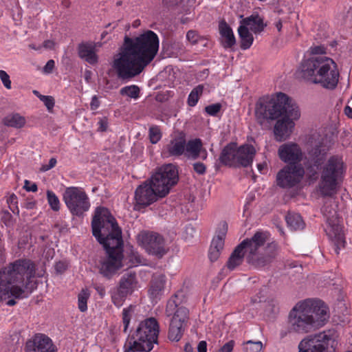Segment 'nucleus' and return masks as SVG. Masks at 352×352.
Returning a JSON list of instances; mask_svg holds the SVG:
<instances>
[{
    "label": "nucleus",
    "mask_w": 352,
    "mask_h": 352,
    "mask_svg": "<svg viewBox=\"0 0 352 352\" xmlns=\"http://www.w3.org/2000/svg\"><path fill=\"white\" fill-rule=\"evenodd\" d=\"M159 44L157 35L151 30L135 37L126 36L113 62L118 78L129 80L140 74L156 56Z\"/></svg>",
    "instance_id": "1"
},
{
    "label": "nucleus",
    "mask_w": 352,
    "mask_h": 352,
    "mask_svg": "<svg viewBox=\"0 0 352 352\" xmlns=\"http://www.w3.org/2000/svg\"><path fill=\"white\" fill-rule=\"evenodd\" d=\"M91 227L93 235L103 245L107 253L99 261V272L109 279L122 266V230L109 210L103 207L96 209Z\"/></svg>",
    "instance_id": "2"
},
{
    "label": "nucleus",
    "mask_w": 352,
    "mask_h": 352,
    "mask_svg": "<svg viewBox=\"0 0 352 352\" xmlns=\"http://www.w3.org/2000/svg\"><path fill=\"white\" fill-rule=\"evenodd\" d=\"M269 233L257 231L251 238L241 241L233 250L226 265L230 270L242 264L244 257L246 262L254 268H263L271 264L278 254L276 243H268Z\"/></svg>",
    "instance_id": "3"
},
{
    "label": "nucleus",
    "mask_w": 352,
    "mask_h": 352,
    "mask_svg": "<svg viewBox=\"0 0 352 352\" xmlns=\"http://www.w3.org/2000/svg\"><path fill=\"white\" fill-rule=\"evenodd\" d=\"M328 307L324 302L306 300L296 304L288 316L287 328L280 331L281 339L289 333L304 334L324 326L328 321Z\"/></svg>",
    "instance_id": "4"
},
{
    "label": "nucleus",
    "mask_w": 352,
    "mask_h": 352,
    "mask_svg": "<svg viewBox=\"0 0 352 352\" xmlns=\"http://www.w3.org/2000/svg\"><path fill=\"white\" fill-rule=\"evenodd\" d=\"M284 114L295 120L300 117L296 103L284 93L279 92L272 97L263 96L256 103L255 117L261 126L266 122L276 120Z\"/></svg>",
    "instance_id": "5"
},
{
    "label": "nucleus",
    "mask_w": 352,
    "mask_h": 352,
    "mask_svg": "<svg viewBox=\"0 0 352 352\" xmlns=\"http://www.w3.org/2000/svg\"><path fill=\"white\" fill-rule=\"evenodd\" d=\"M186 301L184 292L179 290L167 302L165 312L167 316H172L168 332V338L171 341L180 340L185 331L189 318V311L183 305Z\"/></svg>",
    "instance_id": "6"
},
{
    "label": "nucleus",
    "mask_w": 352,
    "mask_h": 352,
    "mask_svg": "<svg viewBox=\"0 0 352 352\" xmlns=\"http://www.w3.org/2000/svg\"><path fill=\"white\" fill-rule=\"evenodd\" d=\"M346 171V165L340 155L330 157L322 168L318 188L322 197H332L336 194L338 187Z\"/></svg>",
    "instance_id": "7"
},
{
    "label": "nucleus",
    "mask_w": 352,
    "mask_h": 352,
    "mask_svg": "<svg viewBox=\"0 0 352 352\" xmlns=\"http://www.w3.org/2000/svg\"><path fill=\"white\" fill-rule=\"evenodd\" d=\"M160 327L155 318L142 321L132 334L129 346L125 352H150L154 344H157Z\"/></svg>",
    "instance_id": "8"
},
{
    "label": "nucleus",
    "mask_w": 352,
    "mask_h": 352,
    "mask_svg": "<svg viewBox=\"0 0 352 352\" xmlns=\"http://www.w3.org/2000/svg\"><path fill=\"white\" fill-rule=\"evenodd\" d=\"M336 332L327 330L303 338L298 344V352H336Z\"/></svg>",
    "instance_id": "9"
},
{
    "label": "nucleus",
    "mask_w": 352,
    "mask_h": 352,
    "mask_svg": "<svg viewBox=\"0 0 352 352\" xmlns=\"http://www.w3.org/2000/svg\"><path fill=\"white\" fill-rule=\"evenodd\" d=\"M322 213L326 219L325 232L334 244V250L337 254L342 247L344 246L345 239L342 228L339 223L336 205L331 201H327L321 208Z\"/></svg>",
    "instance_id": "10"
},
{
    "label": "nucleus",
    "mask_w": 352,
    "mask_h": 352,
    "mask_svg": "<svg viewBox=\"0 0 352 352\" xmlns=\"http://www.w3.org/2000/svg\"><path fill=\"white\" fill-rule=\"evenodd\" d=\"M31 265L28 261L16 260L0 270V300H6L8 283L21 280L23 275H32Z\"/></svg>",
    "instance_id": "11"
},
{
    "label": "nucleus",
    "mask_w": 352,
    "mask_h": 352,
    "mask_svg": "<svg viewBox=\"0 0 352 352\" xmlns=\"http://www.w3.org/2000/svg\"><path fill=\"white\" fill-rule=\"evenodd\" d=\"M179 180L178 170L172 164L164 165L159 168L150 179L160 198L166 197L170 188L176 185Z\"/></svg>",
    "instance_id": "12"
},
{
    "label": "nucleus",
    "mask_w": 352,
    "mask_h": 352,
    "mask_svg": "<svg viewBox=\"0 0 352 352\" xmlns=\"http://www.w3.org/2000/svg\"><path fill=\"white\" fill-rule=\"evenodd\" d=\"M63 200L73 215L82 216L90 207L89 197L79 187H67L63 193Z\"/></svg>",
    "instance_id": "13"
},
{
    "label": "nucleus",
    "mask_w": 352,
    "mask_h": 352,
    "mask_svg": "<svg viewBox=\"0 0 352 352\" xmlns=\"http://www.w3.org/2000/svg\"><path fill=\"white\" fill-rule=\"evenodd\" d=\"M21 261H28L32 265L31 267L33 270L32 275L29 276L28 274H25L22 276V278L20 280L15 281L14 283H10L8 284L7 287V292H6V299L10 298V297H13L15 299H23L29 297V296L32 293L34 289L36 288V285L35 282H33L31 278L35 276L36 274V266L34 262H32L30 259L22 258Z\"/></svg>",
    "instance_id": "14"
},
{
    "label": "nucleus",
    "mask_w": 352,
    "mask_h": 352,
    "mask_svg": "<svg viewBox=\"0 0 352 352\" xmlns=\"http://www.w3.org/2000/svg\"><path fill=\"white\" fill-rule=\"evenodd\" d=\"M137 240L138 243L150 254L162 258L166 253L164 240L157 233L143 231L138 234Z\"/></svg>",
    "instance_id": "15"
},
{
    "label": "nucleus",
    "mask_w": 352,
    "mask_h": 352,
    "mask_svg": "<svg viewBox=\"0 0 352 352\" xmlns=\"http://www.w3.org/2000/svg\"><path fill=\"white\" fill-rule=\"evenodd\" d=\"M327 57L324 56H312L305 60L301 65L302 77L313 83L318 84L322 73L324 72Z\"/></svg>",
    "instance_id": "16"
},
{
    "label": "nucleus",
    "mask_w": 352,
    "mask_h": 352,
    "mask_svg": "<svg viewBox=\"0 0 352 352\" xmlns=\"http://www.w3.org/2000/svg\"><path fill=\"white\" fill-rule=\"evenodd\" d=\"M305 173V169L300 164L287 165L278 173L277 185L283 188L294 187L301 182Z\"/></svg>",
    "instance_id": "17"
},
{
    "label": "nucleus",
    "mask_w": 352,
    "mask_h": 352,
    "mask_svg": "<svg viewBox=\"0 0 352 352\" xmlns=\"http://www.w3.org/2000/svg\"><path fill=\"white\" fill-rule=\"evenodd\" d=\"M158 198H160V195L150 180L140 185L135 191L136 204L143 207L151 205Z\"/></svg>",
    "instance_id": "18"
},
{
    "label": "nucleus",
    "mask_w": 352,
    "mask_h": 352,
    "mask_svg": "<svg viewBox=\"0 0 352 352\" xmlns=\"http://www.w3.org/2000/svg\"><path fill=\"white\" fill-rule=\"evenodd\" d=\"M25 352H56L52 340L47 336L38 333L25 344Z\"/></svg>",
    "instance_id": "19"
},
{
    "label": "nucleus",
    "mask_w": 352,
    "mask_h": 352,
    "mask_svg": "<svg viewBox=\"0 0 352 352\" xmlns=\"http://www.w3.org/2000/svg\"><path fill=\"white\" fill-rule=\"evenodd\" d=\"M325 60L324 67L327 68L324 69V72H322V76L318 84H320L324 88L333 89L338 82L339 72L336 63L331 58H327Z\"/></svg>",
    "instance_id": "20"
},
{
    "label": "nucleus",
    "mask_w": 352,
    "mask_h": 352,
    "mask_svg": "<svg viewBox=\"0 0 352 352\" xmlns=\"http://www.w3.org/2000/svg\"><path fill=\"white\" fill-rule=\"evenodd\" d=\"M278 155L281 160L296 165L302 158V153L299 146L295 143H288L281 145L278 148Z\"/></svg>",
    "instance_id": "21"
},
{
    "label": "nucleus",
    "mask_w": 352,
    "mask_h": 352,
    "mask_svg": "<svg viewBox=\"0 0 352 352\" xmlns=\"http://www.w3.org/2000/svg\"><path fill=\"white\" fill-rule=\"evenodd\" d=\"M228 231V225L222 222L219 225L217 234L213 238L208 252V256L212 262L216 261L221 254L224 246V239Z\"/></svg>",
    "instance_id": "22"
},
{
    "label": "nucleus",
    "mask_w": 352,
    "mask_h": 352,
    "mask_svg": "<svg viewBox=\"0 0 352 352\" xmlns=\"http://www.w3.org/2000/svg\"><path fill=\"white\" fill-rule=\"evenodd\" d=\"M283 116L281 119H277L274 128L275 139L278 142H283L289 137L292 129L294 126V120H296L286 114Z\"/></svg>",
    "instance_id": "23"
},
{
    "label": "nucleus",
    "mask_w": 352,
    "mask_h": 352,
    "mask_svg": "<svg viewBox=\"0 0 352 352\" xmlns=\"http://www.w3.org/2000/svg\"><path fill=\"white\" fill-rule=\"evenodd\" d=\"M186 148V139L182 135L173 137L170 141L164 146L162 154L164 157H177L182 155Z\"/></svg>",
    "instance_id": "24"
},
{
    "label": "nucleus",
    "mask_w": 352,
    "mask_h": 352,
    "mask_svg": "<svg viewBox=\"0 0 352 352\" xmlns=\"http://www.w3.org/2000/svg\"><path fill=\"white\" fill-rule=\"evenodd\" d=\"M166 277L163 274H155L152 276L148 291L149 297L153 300H159L164 295Z\"/></svg>",
    "instance_id": "25"
},
{
    "label": "nucleus",
    "mask_w": 352,
    "mask_h": 352,
    "mask_svg": "<svg viewBox=\"0 0 352 352\" xmlns=\"http://www.w3.org/2000/svg\"><path fill=\"white\" fill-rule=\"evenodd\" d=\"M255 154L256 150L252 145L243 144L237 148L236 166H251Z\"/></svg>",
    "instance_id": "26"
},
{
    "label": "nucleus",
    "mask_w": 352,
    "mask_h": 352,
    "mask_svg": "<svg viewBox=\"0 0 352 352\" xmlns=\"http://www.w3.org/2000/svg\"><path fill=\"white\" fill-rule=\"evenodd\" d=\"M96 45L94 43H81L78 45V56L91 65L98 63V56L96 54Z\"/></svg>",
    "instance_id": "27"
},
{
    "label": "nucleus",
    "mask_w": 352,
    "mask_h": 352,
    "mask_svg": "<svg viewBox=\"0 0 352 352\" xmlns=\"http://www.w3.org/2000/svg\"><path fill=\"white\" fill-rule=\"evenodd\" d=\"M237 147L234 143L226 145L219 156V161L226 166H236Z\"/></svg>",
    "instance_id": "28"
},
{
    "label": "nucleus",
    "mask_w": 352,
    "mask_h": 352,
    "mask_svg": "<svg viewBox=\"0 0 352 352\" xmlns=\"http://www.w3.org/2000/svg\"><path fill=\"white\" fill-rule=\"evenodd\" d=\"M138 284L136 274L129 272L125 273L120 278L118 289L126 294H131L134 291Z\"/></svg>",
    "instance_id": "29"
},
{
    "label": "nucleus",
    "mask_w": 352,
    "mask_h": 352,
    "mask_svg": "<svg viewBox=\"0 0 352 352\" xmlns=\"http://www.w3.org/2000/svg\"><path fill=\"white\" fill-rule=\"evenodd\" d=\"M329 147L322 143H319L313 147L309 152V160L316 166H321L326 160Z\"/></svg>",
    "instance_id": "30"
},
{
    "label": "nucleus",
    "mask_w": 352,
    "mask_h": 352,
    "mask_svg": "<svg viewBox=\"0 0 352 352\" xmlns=\"http://www.w3.org/2000/svg\"><path fill=\"white\" fill-rule=\"evenodd\" d=\"M240 23L247 28L249 27L254 34L261 33L266 26L263 23V19L258 14H253L250 16L244 18Z\"/></svg>",
    "instance_id": "31"
},
{
    "label": "nucleus",
    "mask_w": 352,
    "mask_h": 352,
    "mask_svg": "<svg viewBox=\"0 0 352 352\" xmlns=\"http://www.w3.org/2000/svg\"><path fill=\"white\" fill-rule=\"evenodd\" d=\"M219 33L223 38L222 45L225 48H230L236 43V39L232 28L225 21H222L219 25Z\"/></svg>",
    "instance_id": "32"
},
{
    "label": "nucleus",
    "mask_w": 352,
    "mask_h": 352,
    "mask_svg": "<svg viewBox=\"0 0 352 352\" xmlns=\"http://www.w3.org/2000/svg\"><path fill=\"white\" fill-rule=\"evenodd\" d=\"M238 33L241 39V48L242 50L249 49L252 45L254 37L250 32L248 28L241 24L238 28Z\"/></svg>",
    "instance_id": "33"
},
{
    "label": "nucleus",
    "mask_w": 352,
    "mask_h": 352,
    "mask_svg": "<svg viewBox=\"0 0 352 352\" xmlns=\"http://www.w3.org/2000/svg\"><path fill=\"white\" fill-rule=\"evenodd\" d=\"M26 120L19 113H14L6 116L3 119V123L9 127L20 129L25 126Z\"/></svg>",
    "instance_id": "34"
},
{
    "label": "nucleus",
    "mask_w": 352,
    "mask_h": 352,
    "mask_svg": "<svg viewBox=\"0 0 352 352\" xmlns=\"http://www.w3.org/2000/svg\"><path fill=\"white\" fill-rule=\"evenodd\" d=\"M287 226L293 230H300L304 229L305 223L301 216L295 212H288L285 217Z\"/></svg>",
    "instance_id": "35"
},
{
    "label": "nucleus",
    "mask_w": 352,
    "mask_h": 352,
    "mask_svg": "<svg viewBox=\"0 0 352 352\" xmlns=\"http://www.w3.org/2000/svg\"><path fill=\"white\" fill-rule=\"evenodd\" d=\"M202 147V143L200 139H195L186 142V151L190 153L192 157L195 159L199 155L201 149Z\"/></svg>",
    "instance_id": "36"
},
{
    "label": "nucleus",
    "mask_w": 352,
    "mask_h": 352,
    "mask_svg": "<svg viewBox=\"0 0 352 352\" xmlns=\"http://www.w3.org/2000/svg\"><path fill=\"white\" fill-rule=\"evenodd\" d=\"M140 87L135 85L125 86L120 90V95L123 96H128L130 98L135 100L140 97Z\"/></svg>",
    "instance_id": "37"
},
{
    "label": "nucleus",
    "mask_w": 352,
    "mask_h": 352,
    "mask_svg": "<svg viewBox=\"0 0 352 352\" xmlns=\"http://www.w3.org/2000/svg\"><path fill=\"white\" fill-rule=\"evenodd\" d=\"M204 90V85H199L195 87L190 93L188 98V104L194 107L197 103L199 96H201Z\"/></svg>",
    "instance_id": "38"
},
{
    "label": "nucleus",
    "mask_w": 352,
    "mask_h": 352,
    "mask_svg": "<svg viewBox=\"0 0 352 352\" xmlns=\"http://www.w3.org/2000/svg\"><path fill=\"white\" fill-rule=\"evenodd\" d=\"M135 307L134 305H129L128 307L122 310V322L124 324V331L126 332L133 314L135 311Z\"/></svg>",
    "instance_id": "39"
},
{
    "label": "nucleus",
    "mask_w": 352,
    "mask_h": 352,
    "mask_svg": "<svg viewBox=\"0 0 352 352\" xmlns=\"http://www.w3.org/2000/svg\"><path fill=\"white\" fill-rule=\"evenodd\" d=\"M162 133L160 127L157 125H152L148 129V138L151 144H157L162 138Z\"/></svg>",
    "instance_id": "40"
},
{
    "label": "nucleus",
    "mask_w": 352,
    "mask_h": 352,
    "mask_svg": "<svg viewBox=\"0 0 352 352\" xmlns=\"http://www.w3.org/2000/svg\"><path fill=\"white\" fill-rule=\"evenodd\" d=\"M89 293L87 289H82L78 296V306L80 311L84 312L87 309V300Z\"/></svg>",
    "instance_id": "41"
},
{
    "label": "nucleus",
    "mask_w": 352,
    "mask_h": 352,
    "mask_svg": "<svg viewBox=\"0 0 352 352\" xmlns=\"http://www.w3.org/2000/svg\"><path fill=\"white\" fill-rule=\"evenodd\" d=\"M47 199L52 210L54 211H58L60 210L59 199L54 192L48 190L47 191Z\"/></svg>",
    "instance_id": "42"
},
{
    "label": "nucleus",
    "mask_w": 352,
    "mask_h": 352,
    "mask_svg": "<svg viewBox=\"0 0 352 352\" xmlns=\"http://www.w3.org/2000/svg\"><path fill=\"white\" fill-rule=\"evenodd\" d=\"M262 347L263 344L261 342H253L252 340H249L243 344V349L244 352H260Z\"/></svg>",
    "instance_id": "43"
},
{
    "label": "nucleus",
    "mask_w": 352,
    "mask_h": 352,
    "mask_svg": "<svg viewBox=\"0 0 352 352\" xmlns=\"http://www.w3.org/2000/svg\"><path fill=\"white\" fill-rule=\"evenodd\" d=\"M127 296L128 294L117 289L111 295L112 302L116 307H120L122 305Z\"/></svg>",
    "instance_id": "44"
},
{
    "label": "nucleus",
    "mask_w": 352,
    "mask_h": 352,
    "mask_svg": "<svg viewBox=\"0 0 352 352\" xmlns=\"http://www.w3.org/2000/svg\"><path fill=\"white\" fill-rule=\"evenodd\" d=\"M321 166H316L310 160L308 161V164L306 166L307 175L310 179H315L318 175V170Z\"/></svg>",
    "instance_id": "45"
},
{
    "label": "nucleus",
    "mask_w": 352,
    "mask_h": 352,
    "mask_svg": "<svg viewBox=\"0 0 352 352\" xmlns=\"http://www.w3.org/2000/svg\"><path fill=\"white\" fill-rule=\"evenodd\" d=\"M39 99L44 103L49 111H51L54 107V98L51 96H39Z\"/></svg>",
    "instance_id": "46"
},
{
    "label": "nucleus",
    "mask_w": 352,
    "mask_h": 352,
    "mask_svg": "<svg viewBox=\"0 0 352 352\" xmlns=\"http://www.w3.org/2000/svg\"><path fill=\"white\" fill-rule=\"evenodd\" d=\"M221 104L220 103H215L210 104L205 107V111L210 116H215L220 111Z\"/></svg>",
    "instance_id": "47"
},
{
    "label": "nucleus",
    "mask_w": 352,
    "mask_h": 352,
    "mask_svg": "<svg viewBox=\"0 0 352 352\" xmlns=\"http://www.w3.org/2000/svg\"><path fill=\"white\" fill-rule=\"evenodd\" d=\"M0 78L6 88H11V80L9 75L3 70H0Z\"/></svg>",
    "instance_id": "48"
},
{
    "label": "nucleus",
    "mask_w": 352,
    "mask_h": 352,
    "mask_svg": "<svg viewBox=\"0 0 352 352\" xmlns=\"http://www.w3.org/2000/svg\"><path fill=\"white\" fill-rule=\"evenodd\" d=\"M7 202L10 204V208L12 211V212L15 213V209L14 206H15L16 210V213L19 214V209L16 206L17 204V197L14 194H12L8 199Z\"/></svg>",
    "instance_id": "49"
},
{
    "label": "nucleus",
    "mask_w": 352,
    "mask_h": 352,
    "mask_svg": "<svg viewBox=\"0 0 352 352\" xmlns=\"http://www.w3.org/2000/svg\"><path fill=\"white\" fill-rule=\"evenodd\" d=\"M187 39L192 44H196L198 42L199 35L194 30H189L186 34Z\"/></svg>",
    "instance_id": "50"
},
{
    "label": "nucleus",
    "mask_w": 352,
    "mask_h": 352,
    "mask_svg": "<svg viewBox=\"0 0 352 352\" xmlns=\"http://www.w3.org/2000/svg\"><path fill=\"white\" fill-rule=\"evenodd\" d=\"M234 346V341L230 340L223 344L218 351V352H232Z\"/></svg>",
    "instance_id": "51"
},
{
    "label": "nucleus",
    "mask_w": 352,
    "mask_h": 352,
    "mask_svg": "<svg viewBox=\"0 0 352 352\" xmlns=\"http://www.w3.org/2000/svg\"><path fill=\"white\" fill-rule=\"evenodd\" d=\"M193 169L199 175H204L206 173V167L201 162H195L193 164Z\"/></svg>",
    "instance_id": "52"
},
{
    "label": "nucleus",
    "mask_w": 352,
    "mask_h": 352,
    "mask_svg": "<svg viewBox=\"0 0 352 352\" xmlns=\"http://www.w3.org/2000/svg\"><path fill=\"white\" fill-rule=\"evenodd\" d=\"M54 67H55V62L54 60L51 59V60H49L46 65L44 66L43 69V72L45 73V74H51L52 72H53V69H54Z\"/></svg>",
    "instance_id": "53"
},
{
    "label": "nucleus",
    "mask_w": 352,
    "mask_h": 352,
    "mask_svg": "<svg viewBox=\"0 0 352 352\" xmlns=\"http://www.w3.org/2000/svg\"><path fill=\"white\" fill-rule=\"evenodd\" d=\"M310 50L311 53L315 55L314 56H321L325 53V48L322 45L311 47Z\"/></svg>",
    "instance_id": "54"
},
{
    "label": "nucleus",
    "mask_w": 352,
    "mask_h": 352,
    "mask_svg": "<svg viewBox=\"0 0 352 352\" xmlns=\"http://www.w3.org/2000/svg\"><path fill=\"white\" fill-rule=\"evenodd\" d=\"M67 264L63 261L57 262L55 265V270L58 273L62 274L67 269Z\"/></svg>",
    "instance_id": "55"
},
{
    "label": "nucleus",
    "mask_w": 352,
    "mask_h": 352,
    "mask_svg": "<svg viewBox=\"0 0 352 352\" xmlns=\"http://www.w3.org/2000/svg\"><path fill=\"white\" fill-rule=\"evenodd\" d=\"M56 164V160L54 157L51 158L47 164H44L42 166L41 170L42 171H47L54 168Z\"/></svg>",
    "instance_id": "56"
},
{
    "label": "nucleus",
    "mask_w": 352,
    "mask_h": 352,
    "mask_svg": "<svg viewBox=\"0 0 352 352\" xmlns=\"http://www.w3.org/2000/svg\"><path fill=\"white\" fill-rule=\"evenodd\" d=\"M99 126L98 130L100 131H105L107 129L108 122L106 118L100 119L98 122Z\"/></svg>",
    "instance_id": "57"
},
{
    "label": "nucleus",
    "mask_w": 352,
    "mask_h": 352,
    "mask_svg": "<svg viewBox=\"0 0 352 352\" xmlns=\"http://www.w3.org/2000/svg\"><path fill=\"white\" fill-rule=\"evenodd\" d=\"M194 233H195V230L191 225H188L185 229V238L188 239L193 236Z\"/></svg>",
    "instance_id": "58"
},
{
    "label": "nucleus",
    "mask_w": 352,
    "mask_h": 352,
    "mask_svg": "<svg viewBox=\"0 0 352 352\" xmlns=\"http://www.w3.org/2000/svg\"><path fill=\"white\" fill-rule=\"evenodd\" d=\"M100 106V102L96 96H94L91 98V101L90 103V107L91 110L97 109Z\"/></svg>",
    "instance_id": "59"
},
{
    "label": "nucleus",
    "mask_w": 352,
    "mask_h": 352,
    "mask_svg": "<svg viewBox=\"0 0 352 352\" xmlns=\"http://www.w3.org/2000/svg\"><path fill=\"white\" fill-rule=\"evenodd\" d=\"M28 184H30V182L25 180V188L27 191L29 192H36L38 189L37 185L36 184H32L30 186H28Z\"/></svg>",
    "instance_id": "60"
},
{
    "label": "nucleus",
    "mask_w": 352,
    "mask_h": 352,
    "mask_svg": "<svg viewBox=\"0 0 352 352\" xmlns=\"http://www.w3.org/2000/svg\"><path fill=\"white\" fill-rule=\"evenodd\" d=\"M198 352H207V343L206 341H201L197 346Z\"/></svg>",
    "instance_id": "61"
},
{
    "label": "nucleus",
    "mask_w": 352,
    "mask_h": 352,
    "mask_svg": "<svg viewBox=\"0 0 352 352\" xmlns=\"http://www.w3.org/2000/svg\"><path fill=\"white\" fill-rule=\"evenodd\" d=\"M55 43L52 40H46L43 42V46L45 49L52 50L54 49Z\"/></svg>",
    "instance_id": "62"
},
{
    "label": "nucleus",
    "mask_w": 352,
    "mask_h": 352,
    "mask_svg": "<svg viewBox=\"0 0 352 352\" xmlns=\"http://www.w3.org/2000/svg\"><path fill=\"white\" fill-rule=\"evenodd\" d=\"M96 290L97 291V292L99 294V295L101 296V297H103L105 294V289L103 287H101V286H97L96 287Z\"/></svg>",
    "instance_id": "63"
},
{
    "label": "nucleus",
    "mask_w": 352,
    "mask_h": 352,
    "mask_svg": "<svg viewBox=\"0 0 352 352\" xmlns=\"http://www.w3.org/2000/svg\"><path fill=\"white\" fill-rule=\"evenodd\" d=\"M345 114L349 118L352 119V108L349 106H346L344 108Z\"/></svg>",
    "instance_id": "64"
}]
</instances>
